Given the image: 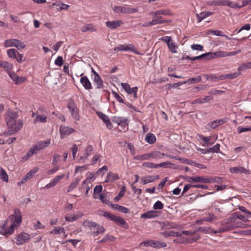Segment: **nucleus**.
<instances>
[{"mask_svg": "<svg viewBox=\"0 0 251 251\" xmlns=\"http://www.w3.org/2000/svg\"><path fill=\"white\" fill-rule=\"evenodd\" d=\"M47 117L42 115H37L36 118L34 120V123H37L38 122L41 123L46 122Z\"/></svg>", "mask_w": 251, "mask_h": 251, "instance_id": "obj_47", "label": "nucleus"}, {"mask_svg": "<svg viewBox=\"0 0 251 251\" xmlns=\"http://www.w3.org/2000/svg\"><path fill=\"white\" fill-rule=\"evenodd\" d=\"M212 14V12L209 11H204L200 13V14H197L196 16L197 18V21L200 23L206 17L211 15Z\"/></svg>", "mask_w": 251, "mask_h": 251, "instance_id": "obj_29", "label": "nucleus"}, {"mask_svg": "<svg viewBox=\"0 0 251 251\" xmlns=\"http://www.w3.org/2000/svg\"><path fill=\"white\" fill-rule=\"evenodd\" d=\"M82 32H95L97 30L96 26L92 24H88L84 25L80 29Z\"/></svg>", "mask_w": 251, "mask_h": 251, "instance_id": "obj_25", "label": "nucleus"}, {"mask_svg": "<svg viewBox=\"0 0 251 251\" xmlns=\"http://www.w3.org/2000/svg\"><path fill=\"white\" fill-rule=\"evenodd\" d=\"M126 191V187L125 186H123L122 187L121 190L120 192L119 193L118 196L115 198V199H114L115 201H117L120 200V199L121 198L123 197L124 196V195L125 194Z\"/></svg>", "mask_w": 251, "mask_h": 251, "instance_id": "obj_49", "label": "nucleus"}, {"mask_svg": "<svg viewBox=\"0 0 251 251\" xmlns=\"http://www.w3.org/2000/svg\"><path fill=\"white\" fill-rule=\"evenodd\" d=\"M37 151V150L35 148V146L33 145L27 152L25 155L23 157V159L24 160H28L30 157L32 156L34 153H36Z\"/></svg>", "mask_w": 251, "mask_h": 251, "instance_id": "obj_32", "label": "nucleus"}, {"mask_svg": "<svg viewBox=\"0 0 251 251\" xmlns=\"http://www.w3.org/2000/svg\"><path fill=\"white\" fill-rule=\"evenodd\" d=\"M18 117V113L16 111L12 110H8L6 112V115L5 117V120L7 125H12V122L16 121V120Z\"/></svg>", "mask_w": 251, "mask_h": 251, "instance_id": "obj_10", "label": "nucleus"}, {"mask_svg": "<svg viewBox=\"0 0 251 251\" xmlns=\"http://www.w3.org/2000/svg\"><path fill=\"white\" fill-rule=\"evenodd\" d=\"M162 229H181L182 226L175 223L165 221L161 224Z\"/></svg>", "mask_w": 251, "mask_h": 251, "instance_id": "obj_12", "label": "nucleus"}, {"mask_svg": "<svg viewBox=\"0 0 251 251\" xmlns=\"http://www.w3.org/2000/svg\"><path fill=\"white\" fill-rule=\"evenodd\" d=\"M65 219L67 222H72L77 220L75 215H68L65 217Z\"/></svg>", "mask_w": 251, "mask_h": 251, "instance_id": "obj_61", "label": "nucleus"}, {"mask_svg": "<svg viewBox=\"0 0 251 251\" xmlns=\"http://www.w3.org/2000/svg\"><path fill=\"white\" fill-rule=\"evenodd\" d=\"M241 74L240 71L238 70V72H236L234 73L229 74H226V78L227 79H233L237 77Z\"/></svg>", "mask_w": 251, "mask_h": 251, "instance_id": "obj_53", "label": "nucleus"}, {"mask_svg": "<svg viewBox=\"0 0 251 251\" xmlns=\"http://www.w3.org/2000/svg\"><path fill=\"white\" fill-rule=\"evenodd\" d=\"M229 0H213L207 2L209 6H228Z\"/></svg>", "mask_w": 251, "mask_h": 251, "instance_id": "obj_18", "label": "nucleus"}, {"mask_svg": "<svg viewBox=\"0 0 251 251\" xmlns=\"http://www.w3.org/2000/svg\"><path fill=\"white\" fill-rule=\"evenodd\" d=\"M117 208H116V209L118 210L119 211H121L124 213H128L129 212V210L124 206H120L119 205H117Z\"/></svg>", "mask_w": 251, "mask_h": 251, "instance_id": "obj_59", "label": "nucleus"}, {"mask_svg": "<svg viewBox=\"0 0 251 251\" xmlns=\"http://www.w3.org/2000/svg\"><path fill=\"white\" fill-rule=\"evenodd\" d=\"M114 237L113 236L107 234L106 235H105L104 237V238L102 239H101V240H100L98 242V243H104L108 240L113 241L114 240Z\"/></svg>", "mask_w": 251, "mask_h": 251, "instance_id": "obj_56", "label": "nucleus"}, {"mask_svg": "<svg viewBox=\"0 0 251 251\" xmlns=\"http://www.w3.org/2000/svg\"><path fill=\"white\" fill-rule=\"evenodd\" d=\"M205 178L203 176H195V177H190V176H186L185 177V180L189 183H194V182H201V183H205Z\"/></svg>", "mask_w": 251, "mask_h": 251, "instance_id": "obj_21", "label": "nucleus"}, {"mask_svg": "<svg viewBox=\"0 0 251 251\" xmlns=\"http://www.w3.org/2000/svg\"><path fill=\"white\" fill-rule=\"evenodd\" d=\"M12 125H7L8 127V132L10 134H13L16 133L23 126V123L21 120H19L17 121H13L12 122Z\"/></svg>", "mask_w": 251, "mask_h": 251, "instance_id": "obj_8", "label": "nucleus"}, {"mask_svg": "<svg viewBox=\"0 0 251 251\" xmlns=\"http://www.w3.org/2000/svg\"><path fill=\"white\" fill-rule=\"evenodd\" d=\"M165 155H166L165 153H161L159 151H153L142 155H137L135 158L140 160H149L151 158L157 160L162 158Z\"/></svg>", "mask_w": 251, "mask_h": 251, "instance_id": "obj_2", "label": "nucleus"}, {"mask_svg": "<svg viewBox=\"0 0 251 251\" xmlns=\"http://www.w3.org/2000/svg\"><path fill=\"white\" fill-rule=\"evenodd\" d=\"M200 139L203 141L204 145H211L213 144V142H210L211 137H205L203 135H200Z\"/></svg>", "mask_w": 251, "mask_h": 251, "instance_id": "obj_51", "label": "nucleus"}, {"mask_svg": "<svg viewBox=\"0 0 251 251\" xmlns=\"http://www.w3.org/2000/svg\"><path fill=\"white\" fill-rule=\"evenodd\" d=\"M14 214L10 216L11 218L12 217L14 218V220L13 221L12 224L8 228H6V223L3 224L0 230L1 234L4 235L12 234L14 231L15 227L20 226L21 224L22 216L20 210L18 208H16L14 209Z\"/></svg>", "mask_w": 251, "mask_h": 251, "instance_id": "obj_1", "label": "nucleus"}, {"mask_svg": "<svg viewBox=\"0 0 251 251\" xmlns=\"http://www.w3.org/2000/svg\"><path fill=\"white\" fill-rule=\"evenodd\" d=\"M93 81L97 89H100L104 87L103 81L99 75H96V76H94L93 78Z\"/></svg>", "mask_w": 251, "mask_h": 251, "instance_id": "obj_20", "label": "nucleus"}, {"mask_svg": "<svg viewBox=\"0 0 251 251\" xmlns=\"http://www.w3.org/2000/svg\"><path fill=\"white\" fill-rule=\"evenodd\" d=\"M202 76L204 77L206 79H210L212 81H216L217 76L215 75H208L204 74L202 75Z\"/></svg>", "mask_w": 251, "mask_h": 251, "instance_id": "obj_60", "label": "nucleus"}, {"mask_svg": "<svg viewBox=\"0 0 251 251\" xmlns=\"http://www.w3.org/2000/svg\"><path fill=\"white\" fill-rule=\"evenodd\" d=\"M80 179L76 178L70 184L68 187V192H71L73 191L75 188H76L78 185Z\"/></svg>", "mask_w": 251, "mask_h": 251, "instance_id": "obj_43", "label": "nucleus"}, {"mask_svg": "<svg viewBox=\"0 0 251 251\" xmlns=\"http://www.w3.org/2000/svg\"><path fill=\"white\" fill-rule=\"evenodd\" d=\"M93 151V148L92 146L91 145L88 146L85 150V153L83 155L80 156L79 161L82 162H84L88 157L92 154Z\"/></svg>", "mask_w": 251, "mask_h": 251, "instance_id": "obj_24", "label": "nucleus"}, {"mask_svg": "<svg viewBox=\"0 0 251 251\" xmlns=\"http://www.w3.org/2000/svg\"><path fill=\"white\" fill-rule=\"evenodd\" d=\"M222 182V178L218 176L211 177L210 178H205V183H221Z\"/></svg>", "mask_w": 251, "mask_h": 251, "instance_id": "obj_37", "label": "nucleus"}, {"mask_svg": "<svg viewBox=\"0 0 251 251\" xmlns=\"http://www.w3.org/2000/svg\"><path fill=\"white\" fill-rule=\"evenodd\" d=\"M220 145L219 144H217L213 147L210 148L208 149V151L212 153H217L220 151Z\"/></svg>", "mask_w": 251, "mask_h": 251, "instance_id": "obj_52", "label": "nucleus"}, {"mask_svg": "<svg viewBox=\"0 0 251 251\" xmlns=\"http://www.w3.org/2000/svg\"><path fill=\"white\" fill-rule=\"evenodd\" d=\"M56 65L61 66L63 63V59L62 56H58L54 61Z\"/></svg>", "mask_w": 251, "mask_h": 251, "instance_id": "obj_63", "label": "nucleus"}, {"mask_svg": "<svg viewBox=\"0 0 251 251\" xmlns=\"http://www.w3.org/2000/svg\"><path fill=\"white\" fill-rule=\"evenodd\" d=\"M247 69H251V62L243 63L238 68L239 71H244Z\"/></svg>", "mask_w": 251, "mask_h": 251, "instance_id": "obj_46", "label": "nucleus"}, {"mask_svg": "<svg viewBox=\"0 0 251 251\" xmlns=\"http://www.w3.org/2000/svg\"><path fill=\"white\" fill-rule=\"evenodd\" d=\"M191 49L193 50H197L199 51H202L203 50V47L199 44H193L191 46Z\"/></svg>", "mask_w": 251, "mask_h": 251, "instance_id": "obj_64", "label": "nucleus"}, {"mask_svg": "<svg viewBox=\"0 0 251 251\" xmlns=\"http://www.w3.org/2000/svg\"><path fill=\"white\" fill-rule=\"evenodd\" d=\"M156 139L155 135L151 133L147 134L145 137V141L149 144H152L155 142Z\"/></svg>", "mask_w": 251, "mask_h": 251, "instance_id": "obj_35", "label": "nucleus"}, {"mask_svg": "<svg viewBox=\"0 0 251 251\" xmlns=\"http://www.w3.org/2000/svg\"><path fill=\"white\" fill-rule=\"evenodd\" d=\"M74 132H75V130L73 128L65 126H61L60 127L59 132L61 138H64L68 137Z\"/></svg>", "mask_w": 251, "mask_h": 251, "instance_id": "obj_11", "label": "nucleus"}, {"mask_svg": "<svg viewBox=\"0 0 251 251\" xmlns=\"http://www.w3.org/2000/svg\"><path fill=\"white\" fill-rule=\"evenodd\" d=\"M114 50L116 51H130L136 54H141V53L136 50L133 44L119 45L114 49Z\"/></svg>", "mask_w": 251, "mask_h": 251, "instance_id": "obj_5", "label": "nucleus"}, {"mask_svg": "<svg viewBox=\"0 0 251 251\" xmlns=\"http://www.w3.org/2000/svg\"><path fill=\"white\" fill-rule=\"evenodd\" d=\"M97 114L99 117H100L105 124L106 126L109 129L111 128L112 127V125L108 117L101 112H98Z\"/></svg>", "mask_w": 251, "mask_h": 251, "instance_id": "obj_23", "label": "nucleus"}, {"mask_svg": "<svg viewBox=\"0 0 251 251\" xmlns=\"http://www.w3.org/2000/svg\"><path fill=\"white\" fill-rule=\"evenodd\" d=\"M64 176V174L56 176L50 181L49 183L45 186V188L49 189L55 186Z\"/></svg>", "mask_w": 251, "mask_h": 251, "instance_id": "obj_17", "label": "nucleus"}, {"mask_svg": "<svg viewBox=\"0 0 251 251\" xmlns=\"http://www.w3.org/2000/svg\"><path fill=\"white\" fill-rule=\"evenodd\" d=\"M121 85L122 87L124 89V90L127 93L128 91L132 90L133 92H134V98H137V87H134L132 88H130L129 84L126 83H122Z\"/></svg>", "mask_w": 251, "mask_h": 251, "instance_id": "obj_27", "label": "nucleus"}, {"mask_svg": "<svg viewBox=\"0 0 251 251\" xmlns=\"http://www.w3.org/2000/svg\"><path fill=\"white\" fill-rule=\"evenodd\" d=\"M159 178V175L155 176H147L142 177L141 178V183L145 185L149 183L152 182L155 180L158 179Z\"/></svg>", "mask_w": 251, "mask_h": 251, "instance_id": "obj_16", "label": "nucleus"}, {"mask_svg": "<svg viewBox=\"0 0 251 251\" xmlns=\"http://www.w3.org/2000/svg\"><path fill=\"white\" fill-rule=\"evenodd\" d=\"M83 225L85 228H89L91 230L95 229L100 225L95 222L89 220H85L83 222Z\"/></svg>", "mask_w": 251, "mask_h": 251, "instance_id": "obj_19", "label": "nucleus"}, {"mask_svg": "<svg viewBox=\"0 0 251 251\" xmlns=\"http://www.w3.org/2000/svg\"><path fill=\"white\" fill-rule=\"evenodd\" d=\"M4 46L5 47H15L18 50L24 49L25 45L21 43L19 40L13 39L6 40L4 42Z\"/></svg>", "mask_w": 251, "mask_h": 251, "instance_id": "obj_7", "label": "nucleus"}, {"mask_svg": "<svg viewBox=\"0 0 251 251\" xmlns=\"http://www.w3.org/2000/svg\"><path fill=\"white\" fill-rule=\"evenodd\" d=\"M167 46L169 50L172 52V53H177V47L176 45H175V44L173 42V41H172L170 43H169Z\"/></svg>", "mask_w": 251, "mask_h": 251, "instance_id": "obj_45", "label": "nucleus"}, {"mask_svg": "<svg viewBox=\"0 0 251 251\" xmlns=\"http://www.w3.org/2000/svg\"><path fill=\"white\" fill-rule=\"evenodd\" d=\"M65 229L63 227L57 226L50 232V233L53 235L65 234Z\"/></svg>", "mask_w": 251, "mask_h": 251, "instance_id": "obj_38", "label": "nucleus"}, {"mask_svg": "<svg viewBox=\"0 0 251 251\" xmlns=\"http://www.w3.org/2000/svg\"><path fill=\"white\" fill-rule=\"evenodd\" d=\"M228 6L232 8H240L242 7V6L240 5L238 3H233L231 1L229 0V3Z\"/></svg>", "mask_w": 251, "mask_h": 251, "instance_id": "obj_62", "label": "nucleus"}, {"mask_svg": "<svg viewBox=\"0 0 251 251\" xmlns=\"http://www.w3.org/2000/svg\"><path fill=\"white\" fill-rule=\"evenodd\" d=\"M103 216L105 218L113 221L117 224L122 226L125 228H127L128 227V226L126 221L123 218L119 216L113 215L111 213L106 211L104 212Z\"/></svg>", "mask_w": 251, "mask_h": 251, "instance_id": "obj_3", "label": "nucleus"}, {"mask_svg": "<svg viewBox=\"0 0 251 251\" xmlns=\"http://www.w3.org/2000/svg\"><path fill=\"white\" fill-rule=\"evenodd\" d=\"M17 51L15 49H10L7 50V53L9 57L11 58H14L16 57V55Z\"/></svg>", "mask_w": 251, "mask_h": 251, "instance_id": "obj_50", "label": "nucleus"}, {"mask_svg": "<svg viewBox=\"0 0 251 251\" xmlns=\"http://www.w3.org/2000/svg\"><path fill=\"white\" fill-rule=\"evenodd\" d=\"M38 168H35L30 170L26 175L22 178L21 182L19 184H24L25 183L27 179L31 178L38 171Z\"/></svg>", "mask_w": 251, "mask_h": 251, "instance_id": "obj_26", "label": "nucleus"}, {"mask_svg": "<svg viewBox=\"0 0 251 251\" xmlns=\"http://www.w3.org/2000/svg\"><path fill=\"white\" fill-rule=\"evenodd\" d=\"M140 246H143L146 247H151L154 248L160 249L166 247L167 244L159 240H148L142 242L140 244Z\"/></svg>", "mask_w": 251, "mask_h": 251, "instance_id": "obj_4", "label": "nucleus"}, {"mask_svg": "<svg viewBox=\"0 0 251 251\" xmlns=\"http://www.w3.org/2000/svg\"><path fill=\"white\" fill-rule=\"evenodd\" d=\"M67 107L73 118L75 120H79V116L76 104L73 102H70L68 103Z\"/></svg>", "mask_w": 251, "mask_h": 251, "instance_id": "obj_13", "label": "nucleus"}, {"mask_svg": "<svg viewBox=\"0 0 251 251\" xmlns=\"http://www.w3.org/2000/svg\"><path fill=\"white\" fill-rule=\"evenodd\" d=\"M201 80V76L199 75L197 76L196 77H193L191 78L188 79L187 81V83L188 84H193L194 83H198L200 82Z\"/></svg>", "mask_w": 251, "mask_h": 251, "instance_id": "obj_54", "label": "nucleus"}, {"mask_svg": "<svg viewBox=\"0 0 251 251\" xmlns=\"http://www.w3.org/2000/svg\"><path fill=\"white\" fill-rule=\"evenodd\" d=\"M30 238V236L29 234L26 232H22L19 234L16 238L15 243L17 245H23Z\"/></svg>", "mask_w": 251, "mask_h": 251, "instance_id": "obj_9", "label": "nucleus"}, {"mask_svg": "<svg viewBox=\"0 0 251 251\" xmlns=\"http://www.w3.org/2000/svg\"><path fill=\"white\" fill-rule=\"evenodd\" d=\"M113 11L117 14H129L137 12V9L134 8H130L124 6H116L112 8Z\"/></svg>", "mask_w": 251, "mask_h": 251, "instance_id": "obj_6", "label": "nucleus"}, {"mask_svg": "<svg viewBox=\"0 0 251 251\" xmlns=\"http://www.w3.org/2000/svg\"><path fill=\"white\" fill-rule=\"evenodd\" d=\"M169 21L164 20L162 19H159L158 18H153V19L151 21V25H154L158 24H162L168 22Z\"/></svg>", "mask_w": 251, "mask_h": 251, "instance_id": "obj_44", "label": "nucleus"}, {"mask_svg": "<svg viewBox=\"0 0 251 251\" xmlns=\"http://www.w3.org/2000/svg\"><path fill=\"white\" fill-rule=\"evenodd\" d=\"M213 97L211 96H207L204 97L203 98H199L193 101V104H196V103H204L205 102H208L210 100H213Z\"/></svg>", "mask_w": 251, "mask_h": 251, "instance_id": "obj_30", "label": "nucleus"}, {"mask_svg": "<svg viewBox=\"0 0 251 251\" xmlns=\"http://www.w3.org/2000/svg\"><path fill=\"white\" fill-rule=\"evenodd\" d=\"M50 143V139H47L45 141H39L37 144L34 145L37 151L43 150L48 147Z\"/></svg>", "mask_w": 251, "mask_h": 251, "instance_id": "obj_15", "label": "nucleus"}, {"mask_svg": "<svg viewBox=\"0 0 251 251\" xmlns=\"http://www.w3.org/2000/svg\"><path fill=\"white\" fill-rule=\"evenodd\" d=\"M142 166L143 167H146V168H156V164H154L152 162H144Z\"/></svg>", "mask_w": 251, "mask_h": 251, "instance_id": "obj_58", "label": "nucleus"}, {"mask_svg": "<svg viewBox=\"0 0 251 251\" xmlns=\"http://www.w3.org/2000/svg\"><path fill=\"white\" fill-rule=\"evenodd\" d=\"M83 74L80 75V82L86 90H90L92 88L91 82L86 76H82Z\"/></svg>", "mask_w": 251, "mask_h": 251, "instance_id": "obj_14", "label": "nucleus"}, {"mask_svg": "<svg viewBox=\"0 0 251 251\" xmlns=\"http://www.w3.org/2000/svg\"><path fill=\"white\" fill-rule=\"evenodd\" d=\"M163 208V204L160 201H157L154 204L153 206V208L154 210H160L162 209Z\"/></svg>", "mask_w": 251, "mask_h": 251, "instance_id": "obj_57", "label": "nucleus"}, {"mask_svg": "<svg viewBox=\"0 0 251 251\" xmlns=\"http://www.w3.org/2000/svg\"><path fill=\"white\" fill-rule=\"evenodd\" d=\"M123 21L121 20L116 21H108L105 23L106 25L111 28L115 29L120 26L123 24Z\"/></svg>", "mask_w": 251, "mask_h": 251, "instance_id": "obj_22", "label": "nucleus"}, {"mask_svg": "<svg viewBox=\"0 0 251 251\" xmlns=\"http://www.w3.org/2000/svg\"><path fill=\"white\" fill-rule=\"evenodd\" d=\"M119 179L118 175L116 174L109 173L107 176V178L105 180L106 182H113Z\"/></svg>", "mask_w": 251, "mask_h": 251, "instance_id": "obj_40", "label": "nucleus"}, {"mask_svg": "<svg viewBox=\"0 0 251 251\" xmlns=\"http://www.w3.org/2000/svg\"><path fill=\"white\" fill-rule=\"evenodd\" d=\"M115 121L119 125H126L128 121L126 118L124 117H118L115 119Z\"/></svg>", "mask_w": 251, "mask_h": 251, "instance_id": "obj_48", "label": "nucleus"}, {"mask_svg": "<svg viewBox=\"0 0 251 251\" xmlns=\"http://www.w3.org/2000/svg\"><path fill=\"white\" fill-rule=\"evenodd\" d=\"M230 171L233 173H244L248 174V170L244 167H235L230 169Z\"/></svg>", "mask_w": 251, "mask_h": 251, "instance_id": "obj_33", "label": "nucleus"}, {"mask_svg": "<svg viewBox=\"0 0 251 251\" xmlns=\"http://www.w3.org/2000/svg\"><path fill=\"white\" fill-rule=\"evenodd\" d=\"M174 234V230H166L160 233V234L165 238H167L170 236L173 237Z\"/></svg>", "mask_w": 251, "mask_h": 251, "instance_id": "obj_55", "label": "nucleus"}, {"mask_svg": "<svg viewBox=\"0 0 251 251\" xmlns=\"http://www.w3.org/2000/svg\"><path fill=\"white\" fill-rule=\"evenodd\" d=\"M151 14H154L155 16L157 15H170V12L168 10H159L154 12H151Z\"/></svg>", "mask_w": 251, "mask_h": 251, "instance_id": "obj_42", "label": "nucleus"}, {"mask_svg": "<svg viewBox=\"0 0 251 251\" xmlns=\"http://www.w3.org/2000/svg\"><path fill=\"white\" fill-rule=\"evenodd\" d=\"M216 216H215L214 215L211 214L210 213H208V214L206 216H205L200 220H198L197 221V223L198 225H201L203 224V222L204 221L211 222L212 221L216 219Z\"/></svg>", "mask_w": 251, "mask_h": 251, "instance_id": "obj_28", "label": "nucleus"}, {"mask_svg": "<svg viewBox=\"0 0 251 251\" xmlns=\"http://www.w3.org/2000/svg\"><path fill=\"white\" fill-rule=\"evenodd\" d=\"M0 67L4 69L6 71H9L13 68V65L7 61H0Z\"/></svg>", "mask_w": 251, "mask_h": 251, "instance_id": "obj_39", "label": "nucleus"}, {"mask_svg": "<svg viewBox=\"0 0 251 251\" xmlns=\"http://www.w3.org/2000/svg\"><path fill=\"white\" fill-rule=\"evenodd\" d=\"M156 216V212L151 210L143 214L141 217L144 219H151L155 217Z\"/></svg>", "mask_w": 251, "mask_h": 251, "instance_id": "obj_34", "label": "nucleus"}, {"mask_svg": "<svg viewBox=\"0 0 251 251\" xmlns=\"http://www.w3.org/2000/svg\"><path fill=\"white\" fill-rule=\"evenodd\" d=\"M95 229H97V230L91 232V234L93 235L94 236H97L100 234H103L105 231V229L104 227L100 225L97 227Z\"/></svg>", "mask_w": 251, "mask_h": 251, "instance_id": "obj_36", "label": "nucleus"}, {"mask_svg": "<svg viewBox=\"0 0 251 251\" xmlns=\"http://www.w3.org/2000/svg\"><path fill=\"white\" fill-rule=\"evenodd\" d=\"M0 178L3 181H8V176L6 171L2 168H0Z\"/></svg>", "mask_w": 251, "mask_h": 251, "instance_id": "obj_41", "label": "nucleus"}, {"mask_svg": "<svg viewBox=\"0 0 251 251\" xmlns=\"http://www.w3.org/2000/svg\"><path fill=\"white\" fill-rule=\"evenodd\" d=\"M225 122H226V120L224 119H218L210 122L209 124V125L211 127V128L214 129L216 128L218 126L223 124Z\"/></svg>", "mask_w": 251, "mask_h": 251, "instance_id": "obj_31", "label": "nucleus"}]
</instances>
